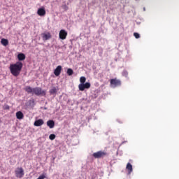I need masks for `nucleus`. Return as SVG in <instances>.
Instances as JSON below:
<instances>
[{"label":"nucleus","mask_w":179,"mask_h":179,"mask_svg":"<svg viewBox=\"0 0 179 179\" xmlns=\"http://www.w3.org/2000/svg\"><path fill=\"white\" fill-rule=\"evenodd\" d=\"M37 14L38 16H45V9L44 8H41L38 10Z\"/></svg>","instance_id":"nucleus-10"},{"label":"nucleus","mask_w":179,"mask_h":179,"mask_svg":"<svg viewBox=\"0 0 179 179\" xmlns=\"http://www.w3.org/2000/svg\"><path fill=\"white\" fill-rule=\"evenodd\" d=\"M67 74L69 75V76H71V75H73V70H72L71 69H68Z\"/></svg>","instance_id":"nucleus-19"},{"label":"nucleus","mask_w":179,"mask_h":179,"mask_svg":"<svg viewBox=\"0 0 179 179\" xmlns=\"http://www.w3.org/2000/svg\"><path fill=\"white\" fill-rule=\"evenodd\" d=\"M43 124H44V120H43V119L37 120L34 123V127H41V125H43Z\"/></svg>","instance_id":"nucleus-9"},{"label":"nucleus","mask_w":179,"mask_h":179,"mask_svg":"<svg viewBox=\"0 0 179 179\" xmlns=\"http://www.w3.org/2000/svg\"><path fill=\"white\" fill-rule=\"evenodd\" d=\"M121 85V81L117 79H112L110 80V87H117V86Z\"/></svg>","instance_id":"nucleus-5"},{"label":"nucleus","mask_w":179,"mask_h":179,"mask_svg":"<svg viewBox=\"0 0 179 179\" xmlns=\"http://www.w3.org/2000/svg\"><path fill=\"white\" fill-rule=\"evenodd\" d=\"M104 152H101V151H99L97 152H94L93 154L94 157H95L96 159H99V157H101V156H103Z\"/></svg>","instance_id":"nucleus-11"},{"label":"nucleus","mask_w":179,"mask_h":179,"mask_svg":"<svg viewBox=\"0 0 179 179\" xmlns=\"http://www.w3.org/2000/svg\"><path fill=\"white\" fill-rule=\"evenodd\" d=\"M0 124H1V120H0Z\"/></svg>","instance_id":"nucleus-24"},{"label":"nucleus","mask_w":179,"mask_h":179,"mask_svg":"<svg viewBox=\"0 0 179 179\" xmlns=\"http://www.w3.org/2000/svg\"><path fill=\"white\" fill-rule=\"evenodd\" d=\"M49 139H50V141H54V139H55V134H50L49 136Z\"/></svg>","instance_id":"nucleus-20"},{"label":"nucleus","mask_w":179,"mask_h":179,"mask_svg":"<svg viewBox=\"0 0 179 179\" xmlns=\"http://www.w3.org/2000/svg\"><path fill=\"white\" fill-rule=\"evenodd\" d=\"M41 36H42V38L44 41H45L47 40H50V38H51V34H50L49 32L43 33L41 34Z\"/></svg>","instance_id":"nucleus-8"},{"label":"nucleus","mask_w":179,"mask_h":179,"mask_svg":"<svg viewBox=\"0 0 179 179\" xmlns=\"http://www.w3.org/2000/svg\"><path fill=\"white\" fill-rule=\"evenodd\" d=\"M86 82V77L82 76L80 78V85H83Z\"/></svg>","instance_id":"nucleus-17"},{"label":"nucleus","mask_w":179,"mask_h":179,"mask_svg":"<svg viewBox=\"0 0 179 179\" xmlns=\"http://www.w3.org/2000/svg\"><path fill=\"white\" fill-rule=\"evenodd\" d=\"M57 92H58V90L55 87H53L50 90V94H54L55 93H57Z\"/></svg>","instance_id":"nucleus-18"},{"label":"nucleus","mask_w":179,"mask_h":179,"mask_svg":"<svg viewBox=\"0 0 179 179\" xmlns=\"http://www.w3.org/2000/svg\"><path fill=\"white\" fill-rule=\"evenodd\" d=\"M62 71V66H57V68L54 71V74L55 75V76H59V75H61Z\"/></svg>","instance_id":"nucleus-7"},{"label":"nucleus","mask_w":179,"mask_h":179,"mask_svg":"<svg viewBox=\"0 0 179 179\" xmlns=\"http://www.w3.org/2000/svg\"><path fill=\"white\" fill-rule=\"evenodd\" d=\"M23 113H22L21 111H18L16 113V117L17 118V120H23Z\"/></svg>","instance_id":"nucleus-14"},{"label":"nucleus","mask_w":179,"mask_h":179,"mask_svg":"<svg viewBox=\"0 0 179 179\" xmlns=\"http://www.w3.org/2000/svg\"><path fill=\"white\" fill-rule=\"evenodd\" d=\"M15 176L17 178H22L23 176H24V171L23 170V168H17L15 171Z\"/></svg>","instance_id":"nucleus-3"},{"label":"nucleus","mask_w":179,"mask_h":179,"mask_svg":"<svg viewBox=\"0 0 179 179\" xmlns=\"http://www.w3.org/2000/svg\"><path fill=\"white\" fill-rule=\"evenodd\" d=\"M127 75H128V72L127 71H123V76H127Z\"/></svg>","instance_id":"nucleus-22"},{"label":"nucleus","mask_w":179,"mask_h":179,"mask_svg":"<svg viewBox=\"0 0 179 179\" xmlns=\"http://www.w3.org/2000/svg\"><path fill=\"white\" fill-rule=\"evenodd\" d=\"M26 92L27 93H31V94H36V96H45V91L42 90L40 87L31 88V87H25Z\"/></svg>","instance_id":"nucleus-2"},{"label":"nucleus","mask_w":179,"mask_h":179,"mask_svg":"<svg viewBox=\"0 0 179 179\" xmlns=\"http://www.w3.org/2000/svg\"><path fill=\"white\" fill-rule=\"evenodd\" d=\"M1 43L2 44V45H4V47H6V45L9 44V41H8V39L2 38L1 41Z\"/></svg>","instance_id":"nucleus-16"},{"label":"nucleus","mask_w":179,"mask_h":179,"mask_svg":"<svg viewBox=\"0 0 179 179\" xmlns=\"http://www.w3.org/2000/svg\"><path fill=\"white\" fill-rule=\"evenodd\" d=\"M143 10H145V8H143Z\"/></svg>","instance_id":"nucleus-23"},{"label":"nucleus","mask_w":179,"mask_h":179,"mask_svg":"<svg viewBox=\"0 0 179 179\" xmlns=\"http://www.w3.org/2000/svg\"><path fill=\"white\" fill-rule=\"evenodd\" d=\"M47 125H48V127H49V128L52 129V128H54L55 123L54 122L53 120H48L47 122Z\"/></svg>","instance_id":"nucleus-15"},{"label":"nucleus","mask_w":179,"mask_h":179,"mask_svg":"<svg viewBox=\"0 0 179 179\" xmlns=\"http://www.w3.org/2000/svg\"><path fill=\"white\" fill-rule=\"evenodd\" d=\"M66 36H68V32H66V31L64 29H61L59 33L60 40H65V38H66Z\"/></svg>","instance_id":"nucleus-6"},{"label":"nucleus","mask_w":179,"mask_h":179,"mask_svg":"<svg viewBox=\"0 0 179 179\" xmlns=\"http://www.w3.org/2000/svg\"><path fill=\"white\" fill-rule=\"evenodd\" d=\"M90 83H84L83 84L78 85V89L80 92H83L85 89H90Z\"/></svg>","instance_id":"nucleus-4"},{"label":"nucleus","mask_w":179,"mask_h":179,"mask_svg":"<svg viewBox=\"0 0 179 179\" xmlns=\"http://www.w3.org/2000/svg\"><path fill=\"white\" fill-rule=\"evenodd\" d=\"M126 170L128 171V174H131L133 171L132 164L131 163H128L126 166Z\"/></svg>","instance_id":"nucleus-12"},{"label":"nucleus","mask_w":179,"mask_h":179,"mask_svg":"<svg viewBox=\"0 0 179 179\" xmlns=\"http://www.w3.org/2000/svg\"><path fill=\"white\" fill-rule=\"evenodd\" d=\"M134 36L136 38H139V37H141V36L136 32L134 34Z\"/></svg>","instance_id":"nucleus-21"},{"label":"nucleus","mask_w":179,"mask_h":179,"mask_svg":"<svg viewBox=\"0 0 179 179\" xmlns=\"http://www.w3.org/2000/svg\"><path fill=\"white\" fill-rule=\"evenodd\" d=\"M22 68H23V64L20 62L10 65V71L13 76H19V75H20Z\"/></svg>","instance_id":"nucleus-1"},{"label":"nucleus","mask_w":179,"mask_h":179,"mask_svg":"<svg viewBox=\"0 0 179 179\" xmlns=\"http://www.w3.org/2000/svg\"><path fill=\"white\" fill-rule=\"evenodd\" d=\"M17 58L20 61H24L26 59V55L23 53H20L17 55Z\"/></svg>","instance_id":"nucleus-13"}]
</instances>
